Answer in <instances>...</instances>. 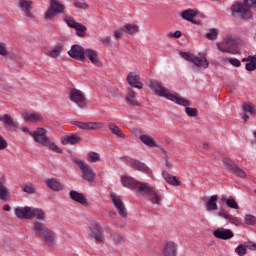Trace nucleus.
I'll return each instance as SVG.
<instances>
[{"instance_id":"nucleus-1","label":"nucleus","mask_w":256,"mask_h":256,"mask_svg":"<svg viewBox=\"0 0 256 256\" xmlns=\"http://www.w3.org/2000/svg\"><path fill=\"white\" fill-rule=\"evenodd\" d=\"M149 86L152 87V89H155V93L159 97H164L165 99H168L169 101H173L174 103H177V105H181L182 107H189V105H191L189 100L185 98H181L175 94H171V92H169V89L164 87L157 80H150Z\"/></svg>"},{"instance_id":"nucleus-2","label":"nucleus","mask_w":256,"mask_h":256,"mask_svg":"<svg viewBox=\"0 0 256 256\" xmlns=\"http://www.w3.org/2000/svg\"><path fill=\"white\" fill-rule=\"evenodd\" d=\"M251 7H256V0L237 1L230 7V10L232 11L233 17L249 21V19H253Z\"/></svg>"},{"instance_id":"nucleus-3","label":"nucleus","mask_w":256,"mask_h":256,"mask_svg":"<svg viewBox=\"0 0 256 256\" xmlns=\"http://www.w3.org/2000/svg\"><path fill=\"white\" fill-rule=\"evenodd\" d=\"M14 213L18 219H38L43 221L45 219L46 214L43 209L32 208V207H18L15 208Z\"/></svg>"},{"instance_id":"nucleus-4","label":"nucleus","mask_w":256,"mask_h":256,"mask_svg":"<svg viewBox=\"0 0 256 256\" xmlns=\"http://www.w3.org/2000/svg\"><path fill=\"white\" fill-rule=\"evenodd\" d=\"M180 57L182 59H185V61H189L190 63H193L195 67H201L202 69H208L209 68V61L203 54L195 55L193 53L189 52H180Z\"/></svg>"},{"instance_id":"nucleus-5","label":"nucleus","mask_w":256,"mask_h":256,"mask_svg":"<svg viewBox=\"0 0 256 256\" xmlns=\"http://www.w3.org/2000/svg\"><path fill=\"white\" fill-rule=\"evenodd\" d=\"M74 163L78 165L79 169L82 171V179L88 181L89 183H93V181H95L97 174L95 173V170H93V168L87 164V162L76 158L74 159Z\"/></svg>"},{"instance_id":"nucleus-6","label":"nucleus","mask_w":256,"mask_h":256,"mask_svg":"<svg viewBox=\"0 0 256 256\" xmlns=\"http://www.w3.org/2000/svg\"><path fill=\"white\" fill-rule=\"evenodd\" d=\"M140 189L141 195L147 197V200L151 201L153 205H159V203L163 201V197L161 196V194L157 193V191H155V188H153V186H151L150 184L146 183L145 185L141 186Z\"/></svg>"},{"instance_id":"nucleus-7","label":"nucleus","mask_w":256,"mask_h":256,"mask_svg":"<svg viewBox=\"0 0 256 256\" xmlns=\"http://www.w3.org/2000/svg\"><path fill=\"white\" fill-rule=\"evenodd\" d=\"M65 11V5L61 4L59 0H50V7L46 11L44 17L47 21L53 19L57 13H63Z\"/></svg>"},{"instance_id":"nucleus-8","label":"nucleus","mask_w":256,"mask_h":256,"mask_svg":"<svg viewBox=\"0 0 256 256\" xmlns=\"http://www.w3.org/2000/svg\"><path fill=\"white\" fill-rule=\"evenodd\" d=\"M223 164L225 168L230 171V173L236 175V177H240L241 179H245V177H247V173H245V171H243V169H241L233 160L224 158Z\"/></svg>"},{"instance_id":"nucleus-9","label":"nucleus","mask_w":256,"mask_h":256,"mask_svg":"<svg viewBox=\"0 0 256 256\" xmlns=\"http://www.w3.org/2000/svg\"><path fill=\"white\" fill-rule=\"evenodd\" d=\"M68 95H69V99H70V101H72V103H76V105H78V107H80L81 109H84L86 98H85V94L81 90H79L77 88H72L69 91Z\"/></svg>"},{"instance_id":"nucleus-10","label":"nucleus","mask_w":256,"mask_h":256,"mask_svg":"<svg viewBox=\"0 0 256 256\" xmlns=\"http://www.w3.org/2000/svg\"><path fill=\"white\" fill-rule=\"evenodd\" d=\"M217 47L222 53L235 55V49H233V47H235V40L231 37L224 38L222 42L217 43Z\"/></svg>"},{"instance_id":"nucleus-11","label":"nucleus","mask_w":256,"mask_h":256,"mask_svg":"<svg viewBox=\"0 0 256 256\" xmlns=\"http://www.w3.org/2000/svg\"><path fill=\"white\" fill-rule=\"evenodd\" d=\"M18 7L26 15L27 19H30V21L35 19V14H33V1L19 0Z\"/></svg>"},{"instance_id":"nucleus-12","label":"nucleus","mask_w":256,"mask_h":256,"mask_svg":"<svg viewBox=\"0 0 256 256\" xmlns=\"http://www.w3.org/2000/svg\"><path fill=\"white\" fill-rule=\"evenodd\" d=\"M72 125L78 127V129H82L83 131H91L95 129H103L105 124L103 122H81V121H73Z\"/></svg>"},{"instance_id":"nucleus-13","label":"nucleus","mask_w":256,"mask_h":256,"mask_svg":"<svg viewBox=\"0 0 256 256\" xmlns=\"http://www.w3.org/2000/svg\"><path fill=\"white\" fill-rule=\"evenodd\" d=\"M30 137H33L36 143H39L44 147L49 142V137L47 136V130H45V128H38L37 130L30 132Z\"/></svg>"},{"instance_id":"nucleus-14","label":"nucleus","mask_w":256,"mask_h":256,"mask_svg":"<svg viewBox=\"0 0 256 256\" xmlns=\"http://www.w3.org/2000/svg\"><path fill=\"white\" fill-rule=\"evenodd\" d=\"M89 235L90 237L95 239V241L97 242L105 241V235L103 234V229L101 228V226H99V224H97V222H92L90 224Z\"/></svg>"},{"instance_id":"nucleus-15","label":"nucleus","mask_w":256,"mask_h":256,"mask_svg":"<svg viewBox=\"0 0 256 256\" xmlns=\"http://www.w3.org/2000/svg\"><path fill=\"white\" fill-rule=\"evenodd\" d=\"M127 82L130 88L135 87L136 89H143V83L141 82V73L130 72L127 76Z\"/></svg>"},{"instance_id":"nucleus-16","label":"nucleus","mask_w":256,"mask_h":256,"mask_svg":"<svg viewBox=\"0 0 256 256\" xmlns=\"http://www.w3.org/2000/svg\"><path fill=\"white\" fill-rule=\"evenodd\" d=\"M212 233L216 239H222V241H227L235 237L231 229H225L223 227L213 230Z\"/></svg>"},{"instance_id":"nucleus-17","label":"nucleus","mask_w":256,"mask_h":256,"mask_svg":"<svg viewBox=\"0 0 256 256\" xmlns=\"http://www.w3.org/2000/svg\"><path fill=\"white\" fill-rule=\"evenodd\" d=\"M199 15V12L195 9H186L182 11L180 14V17L184 19V21H189L190 23H193V25H201V21L195 20V17Z\"/></svg>"},{"instance_id":"nucleus-18","label":"nucleus","mask_w":256,"mask_h":256,"mask_svg":"<svg viewBox=\"0 0 256 256\" xmlns=\"http://www.w3.org/2000/svg\"><path fill=\"white\" fill-rule=\"evenodd\" d=\"M111 199L119 215L122 217H127V210L125 209V204L123 203L121 196H118L117 194H112Z\"/></svg>"},{"instance_id":"nucleus-19","label":"nucleus","mask_w":256,"mask_h":256,"mask_svg":"<svg viewBox=\"0 0 256 256\" xmlns=\"http://www.w3.org/2000/svg\"><path fill=\"white\" fill-rule=\"evenodd\" d=\"M68 55L77 61H85V49L80 45H73L68 51Z\"/></svg>"},{"instance_id":"nucleus-20","label":"nucleus","mask_w":256,"mask_h":256,"mask_svg":"<svg viewBox=\"0 0 256 256\" xmlns=\"http://www.w3.org/2000/svg\"><path fill=\"white\" fill-rule=\"evenodd\" d=\"M146 183H141L132 177L123 176L122 177V185L124 187H128V189H138L139 193H141V187L145 185Z\"/></svg>"},{"instance_id":"nucleus-21","label":"nucleus","mask_w":256,"mask_h":256,"mask_svg":"<svg viewBox=\"0 0 256 256\" xmlns=\"http://www.w3.org/2000/svg\"><path fill=\"white\" fill-rule=\"evenodd\" d=\"M84 57H86V59H89L92 65H96V67H101V61H99V52H97L96 50H85Z\"/></svg>"},{"instance_id":"nucleus-22","label":"nucleus","mask_w":256,"mask_h":256,"mask_svg":"<svg viewBox=\"0 0 256 256\" xmlns=\"http://www.w3.org/2000/svg\"><path fill=\"white\" fill-rule=\"evenodd\" d=\"M33 231L36 237H43L49 231V228L44 223L35 221L33 224Z\"/></svg>"},{"instance_id":"nucleus-23","label":"nucleus","mask_w":256,"mask_h":256,"mask_svg":"<svg viewBox=\"0 0 256 256\" xmlns=\"http://www.w3.org/2000/svg\"><path fill=\"white\" fill-rule=\"evenodd\" d=\"M218 216L222 217L226 221H229V223H232V225L238 226L241 223V221H239V218H237L233 215H230V213L223 208L220 209V211L218 212Z\"/></svg>"},{"instance_id":"nucleus-24","label":"nucleus","mask_w":256,"mask_h":256,"mask_svg":"<svg viewBox=\"0 0 256 256\" xmlns=\"http://www.w3.org/2000/svg\"><path fill=\"white\" fill-rule=\"evenodd\" d=\"M70 199L72 201H75L76 203H79L80 205H83L84 207H87L89 203L87 202V198L85 196L75 190L70 191Z\"/></svg>"},{"instance_id":"nucleus-25","label":"nucleus","mask_w":256,"mask_h":256,"mask_svg":"<svg viewBox=\"0 0 256 256\" xmlns=\"http://www.w3.org/2000/svg\"><path fill=\"white\" fill-rule=\"evenodd\" d=\"M42 239L44 241V245H47V247H55V239H57V235L52 230H48L42 236Z\"/></svg>"},{"instance_id":"nucleus-26","label":"nucleus","mask_w":256,"mask_h":256,"mask_svg":"<svg viewBox=\"0 0 256 256\" xmlns=\"http://www.w3.org/2000/svg\"><path fill=\"white\" fill-rule=\"evenodd\" d=\"M217 201H219V197L217 195H212L210 198L205 199V205L207 211H217L219 206L217 205Z\"/></svg>"},{"instance_id":"nucleus-27","label":"nucleus","mask_w":256,"mask_h":256,"mask_svg":"<svg viewBox=\"0 0 256 256\" xmlns=\"http://www.w3.org/2000/svg\"><path fill=\"white\" fill-rule=\"evenodd\" d=\"M130 167H133L135 171H141V173H149V167L137 159L130 160Z\"/></svg>"},{"instance_id":"nucleus-28","label":"nucleus","mask_w":256,"mask_h":256,"mask_svg":"<svg viewBox=\"0 0 256 256\" xmlns=\"http://www.w3.org/2000/svg\"><path fill=\"white\" fill-rule=\"evenodd\" d=\"M5 183V177L0 178V199L2 201H7V199L11 197V192H9V189L7 186H5Z\"/></svg>"},{"instance_id":"nucleus-29","label":"nucleus","mask_w":256,"mask_h":256,"mask_svg":"<svg viewBox=\"0 0 256 256\" xmlns=\"http://www.w3.org/2000/svg\"><path fill=\"white\" fill-rule=\"evenodd\" d=\"M44 183L48 187V189H51V191H63V186L55 178L47 179Z\"/></svg>"},{"instance_id":"nucleus-30","label":"nucleus","mask_w":256,"mask_h":256,"mask_svg":"<svg viewBox=\"0 0 256 256\" xmlns=\"http://www.w3.org/2000/svg\"><path fill=\"white\" fill-rule=\"evenodd\" d=\"M164 256H177V244L175 242H168L163 249Z\"/></svg>"},{"instance_id":"nucleus-31","label":"nucleus","mask_w":256,"mask_h":256,"mask_svg":"<svg viewBox=\"0 0 256 256\" xmlns=\"http://www.w3.org/2000/svg\"><path fill=\"white\" fill-rule=\"evenodd\" d=\"M79 141H81V137L75 134H72V135L62 137L61 143L62 145H77Z\"/></svg>"},{"instance_id":"nucleus-32","label":"nucleus","mask_w":256,"mask_h":256,"mask_svg":"<svg viewBox=\"0 0 256 256\" xmlns=\"http://www.w3.org/2000/svg\"><path fill=\"white\" fill-rule=\"evenodd\" d=\"M249 62V63H247ZM242 63H246V71H255L256 70V55L248 56L247 58L242 59Z\"/></svg>"},{"instance_id":"nucleus-33","label":"nucleus","mask_w":256,"mask_h":256,"mask_svg":"<svg viewBox=\"0 0 256 256\" xmlns=\"http://www.w3.org/2000/svg\"><path fill=\"white\" fill-rule=\"evenodd\" d=\"M162 177H164L166 183H169V185H173L174 187H179V185H181V182H179V180H177V177L172 176L167 171L162 172Z\"/></svg>"},{"instance_id":"nucleus-34","label":"nucleus","mask_w":256,"mask_h":256,"mask_svg":"<svg viewBox=\"0 0 256 256\" xmlns=\"http://www.w3.org/2000/svg\"><path fill=\"white\" fill-rule=\"evenodd\" d=\"M24 119L29 123H39L43 119V115L40 113H31L28 112L24 115Z\"/></svg>"},{"instance_id":"nucleus-35","label":"nucleus","mask_w":256,"mask_h":256,"mask_svg":"<svg viewBox=\"0 0 256 256\" xmlns=\"http://www.w3.org/2000/svg\"><path fill=\"white\" fill-rule=\"evenodd\" d=\"M0 121L4 123L5 127H9L10 129H12V127H17L15 120H13V117L9 114H4L3 116L0 115Z\"/></svg>"},{"instance_id":"nucleus-36","label":"nucleus","mask_w":256,"mask_h":256,"mask_svg":"<svg viewBox=\"0 0 256 256\" xmlns=\"http://www.w3.org/2000/svg\"><path fill=\"white\" fill-rule=\"evenodd\" d=\"M140 141L147 147H157V142L151 136L143 134L139 136Z\"/></svg>"},{"instance_id":"nucleus-37","label":"nucleus","mask_w":256,"mask_h":256,"mask_svg":"<svg viewBox=\"0 0 256 256\" xmlns=\"http://www.w3.org/2000/svg\"><path fill=\"white\" fill-rule=\"evenodd\" d=\"M126 101L129 105H139V102L137 101V94L133 91V88H128Z\"/></svg>"},{"instance_id":"nucleus-38","label":"nucleus","mask_w":256,"mask_h":256,"mask_svg":"<svg viewBox=\"0 0 256 256\" xmlns=\"http://www.w3.org/2000/svg\"><path fill=\"white\" fill-rule=\"evenodd\" d=\"M221 202L225 203L230 209H239V204L237 203V201H235V198H233V196H229L228 198L222 197Z\"/></svg>"},{"instance_id":"nucleus-39","label":"nucleus","mask_w":256,"mask_h":256,"mask_svg":"<svg viewBox=\"0 0 256 256\" xmlns=\"http://www.w3.org/2000/svg\"><path fill=\"white\" fill-rule=\"evenodd\" d=\"M122 31L131 35L133 33H139V27L135 24H126L122 27Z\"/></svg>"},{"instance_id":"nucleus-40","label":"nucleus","mask_w":256,"mask_h":256,"mask_svg":"<svg viewBox=\"0 0 256 256\" xmlns=\"http://www.w3.org/2000/svg\"><path fill=\"white\" fill-rule=\"evenodd\" d=\"M108 129H110L114 135H117V137H120L121 139L125 138V133H123L115 123L108 124Z\"/></svg>"},{"instance_id":"nucleus-41","label":"nucleus","mask_w":256,"mask_h":256,"mask_svg":"<svg viewBox=\"0 0 256 256\" xmlns=\"http://www.w3.org/2000/svg\"><path fill=\"white\" fill-rule=\"evenodd\" d=\"M88 163H97L101 161V156L97 152H89L86 157Z\"/></svg>"},{"instance_id":"nucleus-42","label":"nucleus","mask_w":256,"mask_h":256,"mask_svg":"<svg viewBox=\"0 0 256 256\" xmlns=\"http://www.w3.org/2000/svg\"><path fill=\"white\" fill-rule=\"evenodd\" d=\"M61 53H63V48H61V46H56L48 52V55L49 57H52V59H57V57H61Z\"/></svg>"},{"instance_id":"nucleus-43","label":"nucleus","mask_w":256,"mask_h":256,"mask_svg":"<svg viewBox=\"0 0 256 256\" xmlns=\"http://www.w3.org/2000/svg\"><path fill=\"white\" fill-rule=\"evenodd\" d=\"M74 29H75L76 35L78 37H85L86 32H87V28L85 27V25L78 23Z\"/></svg>"},{"instance_id":"nucleus-44","label":"nucleus","mask_w":256,"mask_h":256,"mask_svg":"<svg viewBox=\"0 0 256 256\" xmlns=\"http://www.w3.org/2000/svg\"><path fill=\"white\" fill-rule=\"evenodd\" d=\"M44 147H48L49 149H51V151H54L55 153H63V150L59 148V146H57L55 143L51 142L50 139L48 140V142H46Z\"/></svg>"},{"instance_id":"nucleus-45","label":"nucleus","mask_w":256,"mask_h":256,"mask_svg":"<svg viewBox=\"0 0 256 256\" xmlns=\"http://www.w3.org/2000/svg\"><path fill=\"white\" fill-rule=\"evenodd\" d=\"M111 240L116 245H122V243H125V238L119 234H111Z\"/></svg>"},{"instance_id":"nucleus-46","label":"nucleus","mask_w":256,"mask_h":256,"mask_svg":"<svg viewBox=\"0 0 256 256\" xmlns=\"http://www.w3.org/2000/svg\"><path fill=\"white\" fill-rule=\"evenodd\" d=\"M24 193H29V195H35L37 193V189L33 184H27L23 188Z\"/></svg>"},{"instance_id":"nucleus-47","label":"nucleus","mask_w":256,"mask_h":256,"mask_svg":"<svg viewBox=\"0 0 256 256\" xmlns=\"http://www.w3.org/2000/svg\"><path fill=\"white\" fill-rule=\"evenodd\" d=\"M225 63H231L233 67H241V61L237 58H223Z\"/></svg>"},{"instance_id":"nucleus-48","label":"nucleus","mask_w":256,"mask_h":256,"mask_svg":"<svg viewBox=\"0 0 256 256\" xmlns=\"http://www.w3.org/2000/svg\"><path fill=\"white\" fill-rule=\"evenodd\" d=\"M100 41L103 45H106V47L113 46V39L111 38V36H103L100 38Z\"/></svg>"},{"instance_id":"nucleus-49","label":"nucleus","mask_w":256,"mask_h":256,"mask_svg":"<svg viewBox=\"0 0 256 256\" xmlns=\"http://www.w3.org/2000/svg\"><path fill=\"white\" fill-rule=\"evenodd\" d=\"M244 223L245 225H255L256 223V217L251 215V214H247L245 217H244Z\"/></svg>"},{"instance_id":"nucleus-50","label":"nucleus","mask_w":256,"mask_h":256,"mask_svg":"<svg viewBox=\"0 0 256 256\" xmlns=\"http://www.w3.org/2000/svg\"><path fill=\"white\" fill-rule=\"evenodd\" d=\"M218 32L216 28H212L210 29L209 33L206 34V37L210 40V41H215V39H217L218 37Z\"/></svg>"},{"instance_id":"nucleus-51","label":"nucleus","mask_w":256,"mask_h":256,"mask_svg":"<svg viewBox=\"0 0 256 256\" xmlns=\"http://www.w3.org/2000/svg\"><path fill=\"white\" fill-rule=\"evenodd\" d=\"M185 113L188 115V117H197L199 111L197 110V108H191L186 106Z\"/></svg>"},{"instance_id":"nucleus-52","label":"nucleus","mask_w":256,"mask_h":256,"mask_svg":"<svg viewBox=\"0 0 256 256\" xmlns=\"http://www.w3.org/2000/svg\"><path fill=\"white\" fill-rule=\"evenodd\" d=\"M235 253L239 256L247 255V247L240 244L238 247L235 248Z\"/></svg>"},{"instance_id":"nucleus-53","label":"nucleus","mask_w":256,"mask_h":256,"mask_svg":"<svg viewBox=\"0 0 256 256\" xmlns=\"http://www.w3.org/2000/svg\"><path fill=\"white\" fill-rule=\"evenodd\" d=\"M0 91L1 93H11L13 91V88L7 83L0 82Z\"/></svg>"},{"instance_id":"nucleus-54","label":"nucleus","mask_w":256,"mask_h":256,"mask_svg":"<svg viewBox=\"0 0 256 256\" xmlns=\"http://www.w3.org/2000/svg\"><path fill=\"white\" fill-rule=\"evenodd\" d=\"M64 21L68 25V27H71V29H75V27L79 24L75 21V19L71 17L65 18Z\"/></svg>"},{"instance_id":"nucleus-55","label":"nucleus","mask_w":256,"mask_h":256,"mask_svg":"<svg viewBox=\"0 0 256 256\" xmlns=\"http://www.w3.org/2000/svg\"><path fill=\"white\" fill-rule=\"evenodd\" d=\"M74 7H76V9H89V5L86 4V2H81V1H76L74 2Z\"/></svg>"},{"instance_id":"nucleus-56","label":"nucleus","mask_w":256,"mask_h":256,"mask_svg":"<svg viewBox=\"0 0 256 256\" xmlns=\"http://www.w3.org/2000/svg\"><path fill=\"white\" fill-rule=\"evenodd\" d=\"M0 55H2V57L9 55V50H7V45H5V43H0Z\"/></svg>"},{"instance_id":"nucleus-57","label":"nucleus","mask_w":256,"mask_h":256,"mask_svg":"<svg viewBox=\"0 0 256 256\" xmlns=\"http://www.w3.org/2000/svg\"><path fill=\"white\" fill-rule=\"evenodd\" d=\"M7 147H9L7 140H5V138H3L2 135L0 134V151L7 149Z\"/></svg>"},{"instance_id":"nucleus-58","label":"nucleus","mask_w":256,"mask_h":256,"mask_svg":"<svg viewBox=\"0 0 256 256\" xmlns=\"http://www.w3.org/2000/svg\"><path fill=\"white\" fill-rule=\"evenodd\" d=\"M160 150L164 155V160L166 161V167H171V164L169 163V155H167V151L165 150V148H160Z\"/></svg>"},{"instance_id":"nucleus-59","label":"nucleus","mask_w":256,"mask_h":256,"mask_svg":"<svg viewBox=\"0 0 256 256\" xmlns=\"http://www.w3.org/2000/svg\"><path fill=\"white\" fill-rule=\"evenodd\" d=\"M243 109L246 113H254L255 108H253V106H251V104H245L243 106Z\"/></svg>"},{"instance_id":"nucleus-60","label":"nucleus","mask_w":256,"mask_h":256,"mask_svg":"<svg viewBox=\"0 0 256 256\" xmlns=\"http://www.w3.org/2000/svg\"><path fill=\"white\" fill-rule=\"evenodd\" d=\"M183 33L181 31L177 30L175 33H169L168 37H174V39H179Z\"/></svg>"},{"instance_id":"nucleus-61","label":"nucleus","mask_w":256,"mask_h":256,"mask_svg":"<svg viewBox=\"0 0 256 256\" xmlns=\"http://www.w3.org/2000/svg\"><path fill=\"white\" fill-rule=\"evenodd\" d=\"M246 249H250V251H256V244L254 242H247Z\"/></svg>"},{"instance_id":"nucleus-62","label":"nucleus","mask_w":256,"mask_h":256,"mask_svg":"<svg viewBox=\"0 0 256 256\" xmlns=\"http://www.w3.org/2000/svg\"><path fill=\"white\" fill-rule=\"evenodd\" d=\"M114 37L115 39H121V37H123V28H121V30H116L114 32Z\"/></svg>"},{"instance_id":"nucleus-63","label":"nucleus","mask_w":256,"mask_h":256,"mask_svg":"<svg viewBox=\"0 0 256 256\" xmlns=\"http://www.w3.org/2000/svg\"><path fill=\"white\" fill-rule=\"evenodd\" d=\"M3 247H4V249H6V251H11L10 242L4 241Z\"/></svg>"},{"instance_id":"nucleus-64","label":"nucleus","mask_w":256,"mask_h":256,"mask_svg":"<svg viewBox=\"0 0 256 256\" xmlns=\"http://www.w3.org/2000/svg\"><path fill=\"white\" fill-rule=\"evenodd\" d=\"M3 209H4L5 211H11V206H10L9 204H5V205L3 206Z\"/></svg>"}]
</instances>
